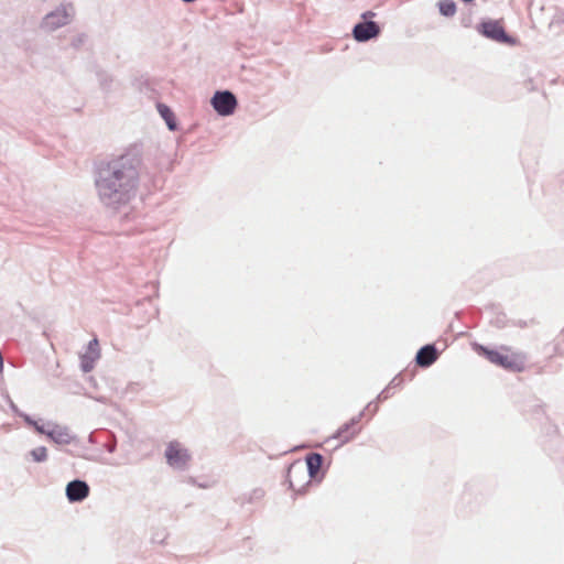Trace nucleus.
<instances>
[{"label": "nucleus", "instance_id": "nucleus-1", "mask_svg": "<svg viewBox=\"0 0 564 564\" xmlns=\"http://www.w3.org/2000/svg\"><path fill=\"white\" fill-rule=\"evenodd\" d=\"M140 161L129 154L101 162L95 174L99 202L115 210L128 205L138 194Z\"/></svg>", "mask_w": 564, "mask_h": 564}, {"label": "nucleus", "instance_id": "nucleus-2", "mask_svg": "<svg viewBox=\"0 0 564 564\" xmlns=\"http://www.w3.org/2000/svg\"><path fill=\"white\" fill-rule=\"evenodd\" d=\"M478 352L490 362L507 370L522 371L525 368V356L507 346H502L499 349H488L479 346Z\"/></svg>", "mask_w": 564, "mask_h": 564}, {"label": "nucleus", "instance_id": "nucleus-3", "mask_svg": "<svg viewBox=\"0 0 564 564\" xmlns=\"http://www.w3.org/2000/svg\"><path fill=\"white\" fill-rule=\"evenodd\" d=\"M286 477L290 489L299 494L303 492L312 481L307 465L302 460H296L289 466Z\"/></svg>", "mask_w": 564, "mask_h": 564}, {"label": "nucleus", "instance_id": "nucleus-4", "mask_svg": "<svg viewBox=\"0 0 564 564\" xmlns=\"http://www.w3.org/2000/svg\"><path fill=\"white\" fill-rule=\"evenodd\" d=\"M165 458L167 464L178 470H185L191 462V454L187 448L183 447L177 441H172L165 449Z\"/></svg>", "mask_w": 564, "mask_h": 564}, {"label": "nucleus", "instance_id": "nucleus-5", "mask_svg": "<svg viewBox=\"0 0 564 564\" xmlns=\"http://www.w3.org/2000/svg\"><path fill=\"white\" fill-rule=\"evenodd\" d=\"M479 32L484 36H486L492 41H496L498 43H503V44H509V45H514L517 43V41L514 39H512L511 36H509L506 33L503 23L501 20H489V21L481 22L479 25Z\"/></svg>", "mask_w": 564, "mask_h": 564}, {"label": "nucleus", "instance_id": "nucleus-6", "mask_svg": "<svg viewBox=\"0 0 564 564\" xmlns=\"http://www.w3.org/2000/svg\"><path fill=\"white\" fill-rule=\"evenodd\" d=\"M210 104L219 116L227 117L235 112L238 101L230 90H218L212 97Z\"/></svg>", "mask_w": 564, "mask_h": 564}, {"label": "nucleus", "instance_id": "nucleus-7", "mask_svg": "<svg viewBox=\"0 0 564 564\" xmlns=\"http://www.w3.org/2000/svg\"><path fill=\"white\" fill-rule=\"evenodd\" d=\"M376 15L372 11H367L362 14L365 22L358 23L352 30V35L358 42H366L370 39L378 36L380 28L376 22L368 21Z\"/></svg>", "mask_w": 564, "mask_h": 564}, {"label": "nucleus", "instance_id": "nucleus-8", "mask_svg": "<svg viewBox=\"0 0 564 564\" xmlns=\"http://www.w3.org/2000/svg\"><path fill=\"white\" fill-rule=\"evenodd\" d=\"M73 13V8L70 6L68 8L61 7L44 17L42 21V28L47 31H54L61 26H64L70 21Z\"/></svg>", "mask_w": 564, "mask_h": 564}, {"label": "nucleus", "instance_id": "nucleus-9", "mask_svg": "<svg viewBox=\"0 0 564 564\" xmlns=\"http://www.w3.org/2000/svg\"><path fill=\"white\" fill-rule=\"evenodd\" d=\"M360 419L361 414L344 423L334 434L333 438L338 440L340 444H345L354 440L361 431Z\"/></svg>", "mask_w": 564, "mask_h": 564}, {"label": "nucleus", "instance_id": "nucleus-10", "mask_svg": "<svg viewBox=\"0 0 564 564\" xmlns=\"http://www.w3.org/2000/svg\"><path fill=\"white\" fill-rule=\"evenodd\" d=\"M100 358L99 343L97 338H93L86 348V351L80 355V368L84 372H90L95 362Z\"/></svg>", "mask_w": 564, "mask_h": 564}, {"label": "nucleus", "instance_id": "nucleus-11", "mask_svg": "<svg viewBox=\"0 0 564 564\" xmlns=\"http://www.w3.org/2000/svg\"><path fill=\"white\" fill-rule=\"evenodd\" d=\"M89 495V486L86 481L75 479L66 486V497L70 502H79L86 499Z\"/></svg>", "mask_w": 564, "mask_h": 564}, {"label": "nucleus", "instance_id": "nucleus-12", "mask_svg": "<svg viewBox=\"0 0 564 564\" xmlns=\"http://www.w3.org/2000/svg\"><path fill=\"white\" fill-rule=\"evenodd\" d=\"M47 427L48 430L46 436L56 444L67 445L70 444L74 440L68 427L66 426H62L53 422H47Z\"/></svg>", "mask_w": 564, "mask_h": 564}, {"label": "nucleus", "instance_id": "nucleus-13", "mask_svg": "<svg viewBox=\"0 0 564 564\" xmlns=\"http://www.w3.org/2000/svg\"><path fill=\"white\" fill-rule=\"evenodd\" d=\"M307 465V473L312 479L319 480L322 478L321 467L323 464V456L317 453H311L306 456L305 460H302Z\"/></svg>", "mask_w": 564, "mask_h": 564}, {"label": "nucleus", "instance_id": "nucleus-14", "mask_svg": "<svg viewBox=\"0 0 564 564\" xmlns=\"http://www.w3.org/2000/svg\"><path fill=\"white\" fill-rule=\"evenodd\" d=\"M437 359V351L433 345L422 347L416 355V362L421 367H429Z\"/></svg>", "mask_w": 564, "mask_h": 564}, {"label": "nucleus", "instance_id": "nucleus-15", "mask_svg": "<svg viewBox=\"0 0 564 564\" xmlns=\"http://www.w3.org/2000/svg\"><path fill=\"white\" fill-rule=\"evenodd\" d=\"M159 113L161 117L165 120L167 128L171 131L176 130V121L173 111L170 109L169 106L164 104H158L156 106Z\"/></svg>", "mask_w": 564, "mask_h": 564}, {"label": "nucleus", "instance_id": "nucleus-16", "mask_svg": "<svg viewBox=\"0 0 564 564\" xmlns=\"http://www.w3.org/2000/svg\"><path fill=\"white\" fill-rule=\"evenodd\" d=\"M20 417L23 419V421L29 425V426H32L34 427V430L40 433V434H44L46 435L47 434V423L46 424H41L39 423L37 421L33 420L29 414H25V413H20Z\"/></svg>", "mask_w": 564, "mask_h": 564}, {"label": "nucleus", "instance_id": "nucleus-17", "mask_svg": "<svg viewBox=\"0 0 564 564\" xmlns=\"http://www.w3.org/2000/svg\"><path fill=\"white\" fill-rule=\"evenodd\" d=\"M34 462L42 463L47 459V449L44 446H39L30 452Z\"/></svg>", "mask_w": 564, "mask_h": 564}, {"label": "nucleus", "instance_id": "nucleus-18", "mask_svg": "<svg viewBox=\"0 0 564 564\" xmlns=\"http://www.w3.org/2000/svg\"><path fill=\"white\" fill-rule=\"evenodd\" d=\"M440 11L446 17H451L456 12V6L453 1L444 0L440 2Z\"/></svg>", "mask_w": 564, "mask_h": 564}, {"label": "nucleus", "instance_id": "nucleus-19", "mask_svg": "<svg viewBox=\"0 0 564 564\" xmlns=\"http://www.w3.org/2000/svg\"><path fill=\"white\" fill-rule=\"evenodd\" d=\"M99 83L104 90H108L110 88V85L112 83V78L107 75L106 73H100L99 75Z\"/></svg>", "mask_w": 564, "mask_h": 564}, {"label": "nucleus", "instance_id": "nucleus-20", "mask_svg": "<svg viewBox=\"0 0 564 564\" xmlns=\"http://www.w3.org/2000/svg\"><path fill=\"white\" fill-rule=\"evenodd\" d=\"M106 448L109 453H113L116 451V441L106 445Z\"/></svg>", "mask_w": 564, "mask_h": 564}, {"label": "nucleus", "instance_id": "nucleus-21", "mask_svg": "<svg viewBox=\"0 0 564 564\" xmlns=\"http://www.w3.org/2000/svg\"><path fill=\"white\" fill-rule=\"evenodd\" d=\"M11 409H12V411H13L15 414H18V415L20 416V413H21V412L19 411V409L17 408V405H15L14 403H11Z\"/></svg>", "mask_w": 564, "mask_h": 564}, {"label": "nucleus", "instance_id": "nucleus-22", "mask_svg": "<svg viewBox=\"0 0 564 564\" xmlns=\"http://www.w3.org/2000/svg\"><path fill=\"white\" fill-rule=\"evenodd\" d=\"M254 494L258 495V496H261L262 491L261 490H254Z\"/></svg>", "mask_w": 564, "mask_h": 564}, {"label": "nucleus", "instance_id": "nucleus-23", "mask_svg": "<svg viewBox=\"0 0 564 564\" xmlns=\"http://www.w3.org/2000/svg\"><path fill=\"white\" fill-rule=\"evenodd\" d=\"M89 442H91V443L94 442V436L93 435L89 436Z\"/></svg>", "mask_w": 564, "mask_h": 564}]
</instances>
